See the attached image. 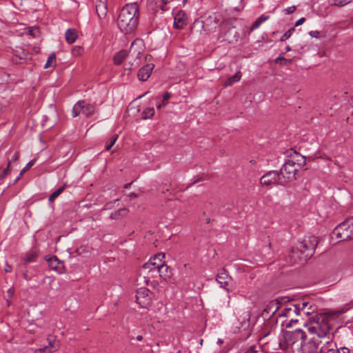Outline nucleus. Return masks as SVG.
<instances>
[{"label":"nucleus","mask_w":353,"mask_h":353,"mask_svg":"<svg viewBox=\"0 0 353 353\" xmlns=\"http://www.w3.org/2000/svg\"><path fill=\"white\" fill-rule=\"evenodd\" d=\"M139 10L137 1L126 3L117 18V26L125 34L133 32L138 25Z\"/></svg>","instance_id":"1"},{"label":"nucleus","mask_w":353,"mask_h":353,"mask_svg":"<svg viewBox=\"0 0 353 353\" xmlns=\"http://www.w3.org/2000/svg\"><path fill=\"white\" fill-rule=\"evenodd\" d=\"M318 243L319 241L316 236H305L296 247L292 248L289 257L292 263H296L297 258L305 261L309 259L314 254Z\"/></svg>","instance_id":"2"},{"label":"nucleus","mask_w":353,"mask_h":353,"mask_svg":"<svg viewBox=\"0 0 353 353\" xmlns=\"http://www.w3.org/2000/svg\"><path fill=\"white\" fill-rule=\"evenodd\" d=\"M310 333L315 334L319 338L329 339L331 334V327L329 324L328 317L324 314H316L309 318L305 323Z\"/></svg>","instance_id":"3"},{"label":"nucleus","mask_w":353,"mask_h":353,"mask_svg":"<svg viewBox=\"0 0 353 353\" xmlns=\"http://www.w3.org/2000/svg\"><path fill=\"white\" fill-rule=\"evenodd\" d=\"M165 254L159 253L145 263L141 268V274L143 275L144 281L148 285L150 279H154L159 276V265L162 264V259H164Z\"/></svg>","instance_id":"4"},{"label":"nucleus","mask_w":353,"mask_h":353,"mask_svg":"<svg viewBox=\"0 0 353 353\" xmlns=\"http://www.w3.org/2000/svg\"><path fill=\"white\" fill-rule=\"evenodd\" d=\"M135 42L131 44L129 52H128L125 50H120L114 56V63L116 65H120L123 61L128 57V59L130 58H134L133 61H129L128 63L125 64V70H131L134 68L137 67L140 63V57L141 52L135 50Z\"/></svg>","instance_id":"5"},{"label":"nucleus","mask_w":353,"mask_h":353,"mask_svg":"<svg viewBox=\"0 0 353 353\" xmlns=\"http://www.w3.org/2000/svg\"><path fill=\"white\" fill-rule=\"evenodd\" d=\"M339 241L353 239V216L338 225L332 231V239Z\"/></svg>","instance_id":"6"},{"label":"nucleus","mask_w":353,"mask_h":353,"mask_svg":"<svg viewBox=\"0 0 353 353\" xmlns=\"http://www.w3.org/2000/svg\"><path fill=\"white\" fill-rule=\"evenodd\" d=\"M195 23H201L204 32H213L216 30L219 23V16L216 13L205 14Z\"/></svg>","instance_id":"7"},{"label":"nucleus","mask_w":353,"mask_h":353,"mask_svg":"<svg viewBox=\"0 0 353 353\" xmlns=\"http://www.w3.org/2000/svg\"><path fill=\"white\" fill-rule=\"evenodd\" d=\"M296 172L297 167L293 160L288 159L285 161L279 172L281 178L285 180V185L296 179Z\"/></svg>","instance_id":"8"},{"label":"nucleus","mask_w":353,"mask_h":353,"mask_svg":"<svg viewBox=\"0 0 353 353\" xmlns=\"http://www.w3.org/2000/svg\"><path fill=\"white\" fill-rule=\"evenodd\" d=\"M260 183L265 186L272 185H285V180L281 178L279 172L272 170L269 171L261 177Z\"/></svg>","instance_id":"9"},{"label":"nucleus","mask_w":353,"mask_h":353,"mask_svg":"<svg viewBox=\"0 0 353 353\" xmlns=\"http://www.w3.org/2000/svg\"><path fill=\"white\" fill-rule=\"evenodd\" d=\"M152 293L145 288H142L137 291L136 300L141 307L146 308L150 305L152 302Z\"/></svg>","instance_id":"10"},{"label":"nucleus","mask_w":353,"mask_h":353,"mask_svg":"<svg viewBox=\"0 0 353 353\" xmlns=\"http://www.w3.org/2000/svg\"><path fill=\"white\" fill-rule=\"evenodd\" d=\"M216 280L220 284L221 288H223L228 292L229 291L228 286L231 281L232 278L228 275L225 269H221L219 271Z\"/></svg>","instance_id":"11"},{"label":"nucleus","mask_w":353,"mask_h":353,"mask_svg":"<svg viewBox=\"0 0 353 353\" xmlns=\"http://www.w3.org/2000/svg\"><path fill=\"white\" fill-rule=\"evenodd\" d=\"M187 24V17L183 11H179L174 17V27L181 30Z\"/></svg>","instance_id":"12"},{"label":"nucleus","mask_w":353,"mask_h":353,"mask_svg":"<svg viewBox=\"0 0 353 353\" xmlns=\"http://www.w3.org/2000/svg\"><path fill=\"white\" fill-rule=\"evenodd\" d=\"M95 9L96 13L99 19L105 18L108 13V8L105 0H97Z\"/></svg>","instance_id":"13"},{"label":"nucleus","mask_w":353,"mask_h":353,"mask_svg":"<svg viewBox=\"0 0 353 353\" xmlns=\"http://www.w3.org/2000/svg\"><path fill=\"white\" fill-rule=\"evenodd\" d=\"M173 275L172 270L168 266L162 259V264L159 265V277L164 281H169Z\"/></svg>","instance_id":"14"},{"label":"nucleus","mask_w":353,"mask_h":353,"mask_svg":"<svg viewBox=\"0 0 353 353\" xmlns=\"http://www.w3.org/2000/svg\"><path fill=\"white\" fill-rule=\"evenodd\" d=\"M153 68L152 64H147L142 67L137 73L139 79L142 81H146L150 77Z\"/></svg>","instance_id":"15"},{"label":"nucleus","mask_w":353,"mask_h":353,"mask_svg":"<svg viewBox=\"0 0 353 353\" xmlns=\"http://www.w3.org/2000/svg\"><path fill=\"white\" fill-rule=\"evenodd\" d=\"M19 271L21 273L23 278L26 281H30L35 275L34 268L29 271L27 265L21 263L19 265Z\"/></svg>","instance_id":"16"},{"label":"nucleus","mask_w":353,"mask_h":353,"mask_svg":"<svg viewBox=\"0 0 353 353\" xmlns=\"http://www.w3.org/2000/svg\"><path fill=\"white\" fill-rule=\"evenodd\" d=\"M48 266L50 269L54 270L59 272H61L63 265V263L61 262L58 258L55 256L50 257L48 260Z\"/></svg>","instance_id":"17"},{"label":"nucleus","mask_w":353,"mask_h":353,"mask_svg":"<svg viewBox=\"0 0 353 353\" xmlns=\"http://www.w3.org/2000/svg\"><path fill=\"white\" fill-rule=\"evenodd\" d=\"M38 252L36 249H31L26 253L25 257L23 258V263L28 265L30 263L37 261L38 258Z\"/></svg>","instance_id":"18"},{"label":"nucleus","mask_w":353,"mask_h":353,"mask_svg":"<svg viewBox=\"0 0 353 353\" xmlns=\"http://www.w3.org/2000/svg\"><path fill=\"white\" fill-rule=\"evenodd\" d=\"M289 160H293L295 163V165L297 166H303L305 164V157L303 156L300 155L296 152H294V154L291 155Z\"/></svg>","instance_id":"19"},{"label":"nucleus","mask_w":353,"mask_h":353,"mask_svg":"<svg viewBox=\"0 0 353 353\" xmlns=\"http://www.w3.org/2000/svg\"><path fill=\"white\" fill-rule=\"evenodd\" d=\"M292 337L296 341L301 340V344H303V343H305V340L307 339V335H306V333L303 330L296 329L292 332Z\"/></svg>","instance_id":"20"},{"label":"nucleus","mask_w":353,"mask_h":353,"mask_svg":"<svg viewBox=\"0 0 353 353\" xmlns=\"http://www.w3.org/2000/svg\"><path fill=\"white\" fill-rule=\"evenodd\" d=\"M95 111V108L93 105L90 103H85V101H83V110L82 114L85 115L87 117H90L94 114Z\"/></svg>","instance_id":"21"},{"label":"nucleus","mask_w":353,"mask_h":353,"mask_svg":"<svg viewBox=\"0 0 353 353\" xmlns=\"http://www.w3.org/2000/svg\"><path fill=\"white\" fill-rule=\"evenodd\" d=\"M279 308V302L277 301H271L264 309V312L267 314L272 313L274 314Z\"/></svg>","instance_id":"22"},{"label":"nucleus","mask_w":353,"mask_h":353,"mask_svg":"<svg viewBox=\"0 0 353 353\" xmlns=\"http://www.w3.org/2000/svg\"><path fill=\"white\" fill-rule=\"evenodd\" d=\"M65 36L68 43H73L77 38V31L74 29H68L66 30Z\"/></svg>","instance_id":"23"},{"label":"nucleus","mask_w":353,"mask_h":353,"mask_svg":"<svg viewBox=\"0 0 353 353\" xmlns=\"http://www.w3.org/2000/svg\"><path fill=\"white\" fill-rule=\"evenodd\" d=\"M83 105V100L79 101L74 104L72 110V116L73 118L78 117L81 113H82Z\"/></svg>","instance_id":"24"},{"label":"nucleus","mask_w":353,"mask_h":353,"mask_svg":"<svg viewBox=\"0 0 353 353\" xmlns=\"http://www.w3.org/2000/svg\"><path fill=\"white\" fill-rule=\"evenodd\" d=\"M241 78V72L240 71L237 72L235 74L230 77L227 79V81L224 83V86H230L236 82L240 81Z\"/></svg>","instance_id":"25"},{"label":"nucleus","mask_w":353,"mask_h":353,"mask_svg":"<svg viewBox=\"0 0 353 353\" xmlns=\"http://www.w3.org/2000/svg\"><path fill=\"white\" fill-rule=\"evenodd\" d=\"M269 18L270 16L268 15L261 14L259 17L256 19V20L252 25L251 30H254L258 28L262 23L269 19Z\"/></svg>","instance_id":"26"},{"label":"nucleus","mask_w":353,"mask_h":353,"mask_svg":"<svg viewBox=\"0 0 353 353\" xmlns=\"http://www.w3.org/2000/svg\"><path fill=\"white\" fill-rule=\"evenodd\" d=\"M55 343H56L55 341L52 342V341H50L48 346H45L43 348L37 350V351H39L41 352H45V353L53 352L57 350V347L54 345Z\"/></svg>","instance_id":"27"},{"label":"nucleus","mask_w":353,"mask_h":353,"mask_svg":"<svg viewBox=\"0 0 353 353\" xmlns=\"http://www.w3.org/2000/svg\"><path fill=\"white\" fill-rule=\"evenodd\" d=\"M232 8L235 10L240 11L243 9L242 5L243 0H228Z\"/></svg>","instance_id":"28"},{"label":"nucleus","mask_w":353,"mask_h":353,"mask_svg":"<svg viewBox=\"0 0 353 353\" xmlns=\"http://www.w3.org/2000/svg\"><path fill=\"white\" fill-rule=\"evenodd\" d=\"M126 209L125 208H121L114 212H112L110 218L111 219H119V218L124 216L126 214Z\"/></svg>","instance_id":"29"},{"label":"nucleus","mask_w":353,"mask_h":353,"mask_svg":"<svg viewBox=\"0 0 353 353\" xmlns=\"http://www.w3.org/2000/svg\"><path fill=\"white\" fill-rule=\"evenodd\" d=\"M154 114V109L153 108H148L145 109L141 113V118L143 119H150Z\"/></svg>","instance_id":"30"},{"label":"nucleus","mask_w":353,"mask_h":353,"mask_svg":"<svg viewBox=\"0 0 353 353\" xmlns=\"http://www.w3.org/2000/svg\"><path fill=\"white\" fill-rule=\"evenodd\" d=\"M65 185H63L59 188L56 191H54L52 194H51L49 196V201L53 202L64 190Z\"/></svg>","instance_id":"31"},{"label":"nucleus","mask_w":353,"mask_h":353,"mask_svg":"<svg viewBox=\"0 0 353 353\" xmlns=\"http://www.w3.org/2000/svg\"><path fill=\"white\" fill-rule=\"evenodd\" d=\"M293 305L292 304H290L288 307H285L281 313L279 314L280 316H291L294 314V310H292Z\"/></svg>","instance_id":"32"},{"label":"nucleus","mask_w":353,"mask_h":353,"mask_svg":"<svg viewBox=\"0 0 353 353\" xmlns=\"http://www.w3.org/2000/svg\"><path fill=\"white\" fill-rule=\"evenodd\" d=\"M118 138L117 134L112 135L106 143L105 150L108 151L114 145Z\"/></svg>","instance_id":"33"},{"label":"nucleus","mask_w":353,"mask_h":353,"mask_svg":"<svg viewBox=\"0 0 353 353\" xmlns=\"http://www.w3.org/2000/svg\"><path fill=\"white\" fill-rule=\"evenodd\" d=\"M351 1L352 0H329V2L331 5H334L339 7L344 6Z\"/></svg>","instance_id":"34"},{"label":"nucleus","mask_w":353,"mask_h":353,"mask_svg":"<svg viewBox=\"0 0 353 353\" xmlns=\"http://www.w3.org/2000/svg\"><path fill=\"white\" fill-rule=\"evenodd\" d=\"M55 61H56V56L53 53L48 57L47 62L46 63V64L44 65V68L46 69L50 67L54 66L55 65H54L53 63H54Z\"/></svg>","instance_id":"35"},{"label":"nucleus","mask_w":353,"mask_h":353,"mask_svg":"<svg viewBox=\"0 0 353 353\" xmlns=\"http://www.w3.org/2000/svg\"><path fill=\"white\" fill-rule=\"evenodd\" d=\"M299 305H301V310L303 312V314L306 316H308L311 314V312L310 311H306V307H309L310 305L309 304L308 302H305V301H303V302H300L299 303Z\"/></svg>","instance_id":"36"},{"label":"nucleus","mask_w":353,"mask_h":353,"mask_svg":"<svg viewBox=\"0 0 353 353\" xmlns=\"http://www.w3.org/2000/svg\"><path fill=\"white\" fill-rule=\"evenodd\" d=\"M35 161L36 159H32L30 161H29L25 166V168L21 170L19 173V177H21L27 170H28L32 166H33L35 163Z\"/></svg>","instance_id":"37"},{"label":"nucleus","mask_w":353,"mask_h":353,"mask_svg":"<svg viewBox=\"0 0 353 353\" xmlns=\"http://www.w3.org/2000/svg\"><path fill=\"white\" fill-rule=\"evenodd\" d=\"M275 62L280 63L281 65H287L291 63L292 60L285 59L283 57L280 56L275 59Z\"/></svg>","instance_id":"38"},{"label":"nucleus","mask_w":353,"mask_h":353,"mask_svg":"<svg viewBox=\"0 0 353 353\" xmlns=\"http://www.w3.org/2000/svg\"><path fill=\"white\" fill-rule=\"evenodd\" d=\"M292 305H293L292 310H294V314H296V315L304 316L303 314L301 305H299V303L292 304Z\"/></svg>","instance_id":"39"},{"label":"nucleus","mask_w":353,"mask_h":353,"mask_svg":"<svg viewBox=\"0 0 353 353\" xmlns=\"http://www.w3.org/2000/svg\"><path fill=\"white\" fill-rule=\"evenodd\" d=\"M294 31V28H291L286 32L283 34V35L281 38V41H284L289 39L292 35V32Z\"/></svg>","instance_id":"40"},{"label":"nucleus","mask_w":353,"mask_h":353,"mask_svg":"<svg viewBox=\"0 0 353 353\" xmlns=\"http://www.w3.org/2000/svg\"><path fill=\"white\" fill-rule=\"evenodd\" d=\"M10 163L9 162L7 167L0 173V180L3 179L10 173Z\"/></svg>","instance_id":"41"},{"label":"nucleus","mask_w":353,"mask_h":353,"mask_svg":"<svg viewBox=\"0 0 353 353\" xmlns=\"http://www.w3.org/2000/svg\"><path fill=\"white\" fill-rule=\"evenodd\" d=\"M14 294V290L13 288H10L8 290L6 297H7V302L8 304H9V299H12Z\"/></svg>","instance_id":"42"},{"label":"nucleus","mask_w":353,"mask_h":353,"mask_svg":"<svg viewBox=\"0 0 353 353\" xmlns=\"http://www.w3.org/2000/svg\"><path fill=\"white\" fill-rule=\"evenodd\" d=\"M296 10V6H292L285 9V12L287 14L293 13Z\"/></svg>","instance_id":"43"},{"label":"nucleus","mask_w":353,"mask_h":353,"mask_svg":"<svg viewBox=\"0 0 353 353\" xmlns=\"http://www.w3.org/2000/svg\"><path fill=\"white\" fill-rule=\"evenodd\" d=\"M171 93L170 92H165L163 95V99H162V101L163 103H165L166 104L167 101L170 99V98L171 97Z\"/></svg>","instance_id":"44"},{"label":"nucleus","mask_w":353,"mask_h":353,"mask_svg":"<svg viewBox=\"0 0 353 353\" xmlns=\"http://www.w3.org/2000/svg\"><path fill=\"white\" fill-rule=\"evenodd\" d=\"M256 346L255 345H252L251 347H250L245 352V353H256L257 352V350H256Z\"/></svg>","instance_id":"45"},{"label":"nucleus","mask_w":353,"mask_h":353,"mask_svg":"<svg viewBox=\"0 0 353 353\" xmlns=\"http://www.w3.org/2000/svg\"><path fill=\"white\" fill-rule=\"evenodd\" d=\"M12 270V266L10 265H9L7 262H6L5 267H4V271L6 272H11Z\"/></svg>","instance_id":"46"},{"label":"nucleus","mask_w":353,"mask_h":353,"mask_svg":"<svg viewBox=\"0 0 353 353\" xmlns=\"http://www.w3.org/2000/svg\"><path fill=\"white\" fill-rule=\"evenodd\" d=\"M38 32H39V30L37 28H34V29L32 28L29 30V34L34 37H37V33H38Z\"/></svg>","instance_id":"47"},{"label":"nucleus","mask_w":353,"mask_h":353,"mask_svg":"<svg viewBox=\"0 0 353 353\" xmlns=\"http://www.w3.org/2000/svg\"><path fill=\"white\" fill-rule=\"evenodd\" d=\"M338 353H350V350L347 347H343L338 350Z\"/></svg>","instance_id":"48"},{"label":"nucleus","mask_w":353,"mask_h":353,"mask_svg":"<svg viewBox=\"0 0 353 353\" xmlns=\"http://www.w3.org/2000/svg\"><path fill=\"white\" fill-rule=\"evenodd\" d=\"M305 21V19L304 17H302L299 19L295 23V27L299 26L302 25Z\"/></svg>","instance_id":"49"},{"label":"nucleus","mask_w":353,"mask_h":353,"mask_svg":"<svg viewBox=\"0 0 353 353\" xmlns=\"http://www.w3.org/2000/svg\"><path fill=\"white\" fill-rule=\"evenodd\" d=\"M319 31H310L309 32V34L312 37H316L317 38L319 35Z\"/></svg>","instance_id":"50"},{"label":"nucleus","mask_w":353,"mask_h":353,"mask_svg":"<svg viewBox=\"0 0 353 353\" xmlns=\"http://www.w3.org/2000/svg\"><path fill=\"white\" fill-rule=\"evenodd\" d=\"M19 158V152H16L13 157H12V161H17Z\"/></svg>","instance_id":"51"},{"label":"nucleus","mask_w":353,"mask_h":353,"mask_svg":"<svg viewBox=\"0 0 353 353\" xmlns=\"http://www.w3.org/2000/svg\"><path fill=\"white\" fill-rule=\"evenodd\" d=\"M306 311H310L312 314L314 312V309L312 307V305H310L309 307H306Z\"/></svg>","instance_id":"52"},{"label":"nucleus","mask_w":353,"mask_h":353,"mask_svg":"<svg viewBox=\"0 0 353 353\" xmlns=\"http://www.w3.org/2000/svg\"><path fill=\"white\" fill-rule=\"evenodd\" d=\"M165 103H163V102L162 101V103H160V104H159V105H157V108L158 109H160V108H161L165 107Z\"/></svg>","instance_id":"53"},{"label":"nucleus","mask_w":353,"mask_h":353,"mask_svg":"<svg viewBox=\"0 0 353 353\" xmlns=\"http://www.w3.org/2000/svg\"><path fill=\"white\" fill-rule=\"evenodd\" d=\"M183 268H185L188 271L189 270H191V268L190 267V265H189V264H188V263H185V264L183 265Z\"/></svg>","instance_id":"54"},{"label":"nucleus","mask_w":353,"mask_h":353,"mask_svg":"<svg viewBox=\"0 0 353 353\" xmlns=\"http://www.w3.org/2000/svg\"><path fill=\"white\" fill-rule=\"evenodd\" d=\"M132 183V182L124 185V188L125 189H128L131 186Z\"/></svg>","instance_id":"55"},{"label":"nucleus","mask_w":353,"mask_h":353,"mask_svg":"<svg viewBox=\"0 0 353 353\" xmlns=\"http://www.w3.org/2000/svg\"><path fill=\"white\" fill-rule=\"evenodd\" d=\"M202 180H203L202 177H199L196 181H194L192 183V184H194V183H196V182H198V181H202Z\"/></svg>","instance_id":"56"},{"label":"nucleus","mask_w":353,"mask_h":353,"mask_svg":"<svg viewBox=\"0 0 353 353\" xmlns=\"http://www.w3.org/2000/svg\"><path fill=\"white\" fill-rule=\"evenodd\" d=\"M137 341H141L143 339V336L141 335H138L137 336Z\"/></svg>","instance_id":"57"},{"label":"nucleus","mask_w":353,"mask_h":353,"mask_svg":"<svg viewBox=\"0 0 353 353\" xmlns=\"http://www.w3.org/2000/svg\"><path fill=\"white\" fill-rule=\"evenodd\" d=\"M21 179V177H19V175L17 177V179L14 180V183H16L19 179Z\"/></svg>","instance_id":"58"},{"label":"nucleus","mask_w":353,"mask_h":353,"mask_svg":"<svg viewBox=\"0 0 353 353\" xmlns=\"http://www.w3.org/2000/svg\"><path fill=\"white\" fill-rule=\"evenodd\" d=\"M130 196H133V197H137V194H136L135 193H131V194H130Z\"/></svg>","instance_id":"59"},{"label":"nucleus","mask_w":353,"mask_h":353,"mask_svg":"<svg viewBox=\"0 0 353 353\" xmlns=\"http://www.w3.org/2000/svg\"><path fill=\"white\" fill-rule=\"evenodd\" d=\"M290 50H291V48L289 46H288L286 47V51L288 52V51H290Z\"/></svg>","instance_id":"60"},{"label":"nucleus","mask_w":353,"mask_h":353,"mask_svg":"<svg viewBox=\"0 0 353 353\" xmlns=\"http://www.w3.org/2000/svg\"><path fill=\"white\" fill-rule=\"evenodd\" d=\"M327 353H334V351L333 350H329Z\"/></svg>","instance_id":"61"},{"label":"nucleus","mask_w":353,"mask_h":353,"mask_svg":"<svg viewBox=\"0 0 353 353\" xmlns=\"http://www.w3.org/2000/svg\"><path fill=\"white\" fill-rule=\"evenodd\" d=\"M218 343H223V341H222L221 339H219V340H218Z\"/></svg>","instance_id":"62"},{"label":"nucleus","mask_w":353,"mask_h":353,"mask_svg":"<svg viewBox=\"0 0 353 353\" xmlns=\"http://www.w3.org/2000/svg\"><path fill=\"white\" fill-rule=\"evenodd\" d=\"M234 28H231V29H230V31H234Z\"/></svg>","instance_id":"63"},{"label":"nucleus","mask_w":353,"mask_h":353,"mask_svg":"<svg viewBox=\"0 0 353 353\" xmlns=\"http://www.w3.org/2000/svg\"><path fill=\"white\" fill-rule=\"evenodd\" d=\"M325 343H329V341H325Z\"/></svg>","instance_id":"64"}]
</instances>
